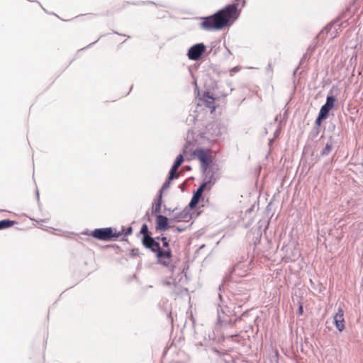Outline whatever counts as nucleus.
<instances>
[{"label": "nucleus", "instance_id": "obj_21", "mask_svg": "<svg viewBox=\"0 0 363 363\" xmlns=\"http://www.w3.org/2000/svg\"><path fill=\"white\" fill-rule=\"evenodd\" d=\"M336 101V98L333 96H328L326 99V104L330 105L332 107H334L335 102Z\"/></svg>", "mask_w": 363, "mask_h": 363}, {"label": "nucleus", "instance_id": "obj_30", "mask_svg": "<svg viewBox=\"0 0 363 363\" xmlns=\"http://www.w3.org/2000/svg\"><path fill=\"white\" fill-rule=\"evenodd\" d=\"M240 268V265H237L235 266V267L234 268V273H237L238 270Z\"/></svg>", "mask_w": 363, "mask_h": 363}, {"label": "nucleus", "instance_id": "obj_1", "mask_svg": "<svg viewBox=\"0 0 363 363\" xmlns=\"http://www.w3.org/2000/svg\"><path fill=\"white\" fill-rule=\"evenodd\" d=\"M238 16V4H230L211 16L202 17L200 28L208 31L221 30Z\"/></svg>", "mask_w": 363, "mask_h": 363}, {"label": "nucleus", "instance_id": "obj_7", "mask_svg": "<svg viewBox=\"0 0 363 363\" xmlns=\"http://www.w3.org/2000/svg\"><path fill=\"white\" fill-rule=\"evenodd\" d=\"M281 250L284 252V259L286 262L294 261L300 255L298 249L296 248L294 245H286Z\"/></svg>", "mask_w": 363, "mask_h": 363}, {"label": "nucleus", "instance_id": "obj_5", "mask_svg": "<svg viewBox=\"0 0 363 363\" xmlns=\"http://www.w3.org/2000/svg\"><path fill=\"white\" fill-rule=\"evenodd\" d=\"M225 132V125L218 122L210 123L206 126V134L208 138L212 140H216Z\"/></svg>", "mask_w": 363, "mask_h": 363}, {"label": "nucleus", "instance_id": "obj_22", "mask_svg": "<svg viewBox=\"0 0 363 363\" xmlns=\"http://www.w3.org/2000/svg\"><path fill=\"white\" fill-rule=\"evenodd\" d=\"M172 180H169V179L163 184L161 189H160V193L162 194V191H164L166 189H167L168 188H169L170 186V182H171Z\"/></svg>", "mask_w": 363, "mask_h": 363}, {"label": "nucleus", "instance_id": "obj_16", "mask_svg": "<svg viewBox=\"0 0 363 363\" xmlns=\"http://www.w3.org/2000/svg\"><path fill=\"white\" fill-rule=\"evenodd\" d=\"M183 162H184V157H183V155H179L177 157V158H176V160H175V161H174V162L172 166L179 168L180 167V165L182 164Z\"/></svg>", "mask_w": 363, "mask_h": 363}, {"label": "nucleus", "instance_id": "obj_10", "mask_svg": "<svg viewBox=\"0 0 363 363\" xmlns=\"http://www.w3.org/2000/svg\"><path fill=\"white\" fill-rule=\"evenodd\" d=\"M343 315V310L341 308H339L337 312L334 316V323L335 324L337 329L339 331H342L343 329L345 328Z\"/></svg>", "mask_w": 363, "mask_h": 363}, {"label": "nucleus", "instance_id": "obj_6", "mask_svg": "<svg viewBox=\"0 0 363 363\" xmlns=\"http://www.w3.org/2000/svg\"><path fill=\"white\" fill-rule=\"evenodd\" d=\"M206 50V47L203 43L195 44L189 49L187 56L191 60H198Z\"/></svg>", "mask_w": 363, "mask_h": 363}, {"label": "nucleus", "instance_id": "obj_32", "mask_svg": "<svg viewBox=\"0 0 363 363\" xmlns=\"http://www.w3.org/2000/svg\"><path fill=\"white\" fill-rule=\"evenodd\" d=\"M177 230L179 231V232H181V231L183 230V229L182 228H177Z\"/></svg>", "mask_w": 363, "mask_h": 363}, {"label": "nucleus", "instance_id": "obj_3", "mask_svg": "<svg viewBox=\"0 0 363 363\" xmlns=\"http://www.w3.org/2000/svg\"><path fill=\"white\" fill-rule=\"evenodd\" d=\"M233 311L230 307L224 305L223 303L218 305L217 309L216 325L220 327L227 326L231 324L233 320Z\"/></svg>", "mask_w": 363, "mask_h": 363}, {"label": "nucleus", "instance_id": "obj_15", "mask_svg": "<svg viewBox=\"0 0 363 363\" xmlns=\"http://www.w3.org/2000/svg\"><path fill=\"white\" fill-rule=\"evenodd\" d=\"M179 168L175 167L174 166L172 167L169 173V180H173L174 178L178 177V174H176V172Z\"/></svg>", "mask_w": 363, "mask_h": 363}, {"label": "nucleus", "instance_id": "obj_34", "mask_svg": "<svg viewBox=\"0 0 363 363\" xmlns=\"http://www.w3.org/2000/svg\"><path fill=\"white\" fill-rule=\"evenodd\" d=\"M128 233H131V228H130L129 230H128Z\"/></svg>", "mask_w": 363, "mask_h": 363}, {"label": "nucleus", "instance_id": "obj_23", "mask_svg": "<svg viewBox=\"0 0 363 363\" xmlns=\"http://www.w3.org/2000/svg\"><path fill=\"white\" fill-rule=\"evenodd\" d=\"M140 233H142L143 235V236H146V235H149L147 225L146 224L143 225L141 230H140Z\"/></svg>", "mask_w": 363, "mask_h": 363}, {"label": "nucleus", "instance_id": "obj_33", "mask_svg": "<svg viewBox=\"0 0 363 363\" xmlns=\"http://www.w3.org/2000/svg\"><path fill=\"white\" fill-rule=\"evenodd\" d=\"M128 233H131V228H130L129 230H128Z\"/></svg>", "mask_w": 363, "mask_h": 363}, {"label": "nucleus", "instance_id": "obj_19", "mask_svg": "<svg viewBox=\"0 0 363 363\" xmlns=\"http://www.w3.org/2000/svg\"><path fill=\"white\" fill-rule=\"evenodd\" d=\"M200 199L192 196L190 203H189V206L190 208H194L199 203Z\"/></svg>", "mask_w": 363, "mask_h": 363}, {"label": "nucleus", "instance_id": "obj_4", "mask_svg": "<svg viewBox=\"0 0 363 363\" xmlns=\"http://www.w3.org/2000/svg\"><path fill=\"white\" fill-rule=\"evenodd\" d=\"M91 235L99 240H110L112 238H117L120 233L113 232L112 228H97L91 233Z\"/></svg>", "mask_w": 363, "mask_h": 363}, {"label": "nucleus", "instance_id": "obj_11", "mask_svg": "<svg viewBox=\"0 0 363 363\" xmlns=\"http://www.w3.org/2000/svg\"><path fill=\"white\" fill-rule=\"evenodd\" d=\"M157 228L160 230H164L168 228V219L166 216L159 215L157 216Z\"/></svg>", "mask_w": 363, "mask_h": 363}, {"label": "nucleus", "instance_id": "obj_27", "mask_svg": "<svg viewBox=\"0 0 363 363\" xmlns=\"http://www.w3.org/2000/svg\"><path fill=\"white\" fill-rule=\"evenodd\" d=\"M240 70V67H238V66H236L235 67H233L232 69H230V72L231 73H235V72H238Z\"/></svg>", "mask_w": 363, "mask_h": 363}, {"label": "nucleus", "instance_id": "obj_12", "mask_svg": "<svg viewBox=\"0 0 363 363\" xmlns=\"http://www.w3.org/2000/svg\"><path fill=\"white\" fill-rule=\"evenodd\" d=\"M203 99L206 106L211 108V111H213L216 108L214 106V98L209 95V93H205L203 94Z\"/></svg>", "mask_w": 363, "mask_h": 363}, {"label": "nucleus", "instance_id": "obj_13", "mask_svg": "<svg viewBox=\"0 0 363 363\" xmlns=\"http://www.w3.org/2000/svg\"><path fill=\"white\" fill-rule=\"evenodd\" d=\"M162 205V194H160L158 201L152 206V213H158L160 212Z\"/></svg>", "mask_w": 363, "mask_h": 363}, {"label": "nucleus", "instance_id": "obj_14", "mask_svg": "<svg viewBox=\"0 0 363 363\" xmlns=\"http://www.w3.org/2000/svg\"><path fill=\"white\" fill-rule=\"evenodd\" d=\"M15 223V221L10 220H0V230L8 228L13 225Z\"/></svg>", "mask_w": 363, "mask_h": 363}, {"label": "nucleus", "instance_id": "obj_28", "mask_svg": "<svg viewBox=\"0 0 363 363\" xmlns=\"http://www.w3.org/2000/svg\"><path fill=\"white\" fill-rule=\"evenodd\" d=\"M194 197H196V198H199V199H201V195L199 193H197L196 191L194 194L193 195Z\"/></svg>", "mask_w": 363, "mask_h": 363}, {"label": "nucleus", "instance_id": "obj_25", "mask_svg": "<svg viewBox=\"0 0 363 363\" xmlns=\"http://www.w3.org/2000/svg\"><path fill=\"white\" fill-rule=\"evenodd\" d=\"M162 241L163 246L165 247L164 250L169 249V243H168V241L167 240V238H165V237L162 238Z\"/></svg>", "mask_w": 363, "mask_h": 363}, {"label": "nucleus", "instance_id": "obj_17", "mask_svg": "<svg viewBox=\"0 0 363 363\" xmlns=\"http://www.w3.org/2000/svg\"><path fill=\"white\" fill-rule=\"evenodd\" d=\"M330 111V110L329 108H328L325 106H323L320 108L319 114L320 115L321 118H327Z\"/></svg>", "mask_w": 363, "mask_h": 363}, {"label": "nucleus", "instance_id": "obj_18", "mask_svg": "<svg viewBox=\"0 0 363 363\" xmlns=\"http://www.w3.org/2000/svg\"><path fill=\"white\" fill-rule=\"evenodd\" d=\"M332 150V145L330 143H327L324 149L323 150L321 154L323 155H328Z\"/></svg>", "mask_w": 363, "mask_h": 363}, {"label": "nucleus", "instance_id": "obj_24", "mask_svg": "<svg viewBox=\"0 0 363 363\" xmlns=\"http://www.w3.org/2000/svg\"><path fill=\"white\" fill-rule=\"evenodd\" d=\"M208 185H206V184H205L204 182L203 183L202 185H201L199 189L196 190V192L200 194L201 195H202L205 188Z\"/></svg>", "mask_w": 363, "mask_h": 363}, {"label": "nucleus", "instance_id": "obj_26", "mask_svg": "<svg viewBox=\"0 0 363 363\" xmlns=\"http://www.w3.org/2000/svg\"><path fill=\"white\" fill-rule=\"evenodd\" d=\"M325 118H321V117H320V114H318V118H316V120H315V124H317V125H320V123H321V121H322L323 120L325 119Z\"/></svg>", "mask_w": 363, "mask_h": 363}, {"label": "nucleus", "instance_id": "obj_31", "mask_svg": "<svg viewBox=\"0 0 363 363\" xmlns=\"http://www.w3.org/2000/svg\"><path fill=\"white\" fill-rule=\"evenodd\" d=\"M298 311H299L300 314H301L303 313V307L301 306L299 307Z\"/></svg>", "mask_w": 363, "mask_h": 363}, {"label": "nucleus", "instance_id": "obj_20", "mask_svg": "<svg viewBox=\"0 0 363 363\" xmlns=\"http://www.w3.org/2000/svg\"><path fill=\"white\" fill-rule=\"evenodd\" d=\"M200 199L192 196L190 203H189V206L190 208H194L199 203Z\"/></svg>", "mask_w": 363, "mask_h": 363}, {"label": "nucleus", "instance_id": "obj_8", "mask_svg": "<svg viewBox=\"0 0 363 363\" xmlns=\"http://www.w3.org/2000/svg\"><path fill=\"white\" fill-rule=\"evenodd\" d=\"M194 155L201 162L202 169H206L211 162L209 156L206 151L203 149H199L194 152Z\"/></svg>", "mask_w": 363, "mask_h": 363}, {"label": "nucleus", "instance_id": "obj_29", "mask_svg": "<svg viewBox=\"0 0 363 363\" xmlns=\"http://www.w3.org/2000/svg\"><path fill=\"white\" fill-rule=\"evenodd\" d=\"M323 106H325L326 108H329L330 110H331L333 108L330 105H328L326 103Z\"/></svg>", "mask_w": 363, "mask_h": 363}, {"label": "nucleus", "instance_id": "obj_2", "mask_svg": "<svg viewBox=\"0 0 363 363\" xmlns=\"http://www.w3.org/2000/svg\"><path fill=\"white\" fill-rule=\"evenodd\" d=\"M143 244L145 247L156 252V256L160 264L165 267H170L172 261V252L170 249L162 250L160 244L150 237V235L143 236Z\"/></svg>", "mask_w": 363, "mask_h": 363}, {"label": "nucleus", "instance_id": "obj_9", "mask_svg": "<svg viewBox=\"0 0 363 363\" xmlns=\"http://www.w3.org/2000/svg\"><path fill=\"white\" fill-rule=\"evenodd\" d=\"M203 169L206 171L204 183L206 184V185L213 184L218 179V175L217 174L218 169L215 168H211L209 169L206 168Z\"/></svg>", "mask_w": 363, "mask_h": 363}]
</instances>
